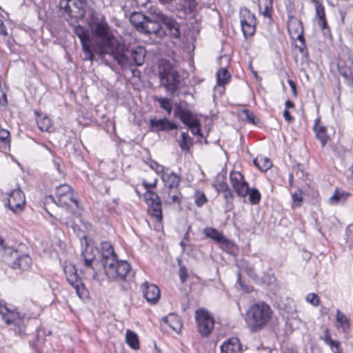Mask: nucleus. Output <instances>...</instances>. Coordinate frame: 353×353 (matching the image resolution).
Wrapping results in <instances>:
<instances>
[{
  "mask_svg": "<svg viewBox=\"0 0 353 353\" xmlns=\"http://www.w3.org/2000/svg\"><path fill=\"white\" fill-rule=\"evenodd\" d=\"M174 116L185 125L192 134L201 135L200 121L196 115L190 110L183 108L181 104H176Z\"/></svg>",
  "mask_w": 353,
  "mask_h": 353,
  "instance_id": "obj_5",
  "label": "nucleus"
},
{
  "mask_svg": "<svg viewBox=\"0 0 353 353\" xmlns=\"http://www.w3.org/2000/svg\"><path fill=\"white\" fill-rule=\"evenodd\" d=\"M273 311L265 302H258L252 305L245 313V321L252 332L262 330L271 321Z\"/></svg>",
  "mask_w": 353,
  "mask_h": 353,
  "instance_id": "obj_2",
  "label": "nucleus"
},
{
  "mask_svg": "<svg viewBox=\"0 0 353 353\" xmlns=\"http://www.w3.org/2000/svg\"><path fill=\"white\" fill-rule=\"evenodd\" d=\"M195 319L201 335L208 336L214 325V320L212 314L206 310L201 308L196 311Z\"/></svg>",
  "mask_w": 353,
  "mask_h": 353,
  "instance_id": "obj_8",
  "label": "nucleus"
},
{
  "mask_svg": "<svg viewBox=\"0 0 353 353\" xmlns=\"http://www.w3.org/2000/svg\"><path fill=\"white\" fill-rule=\"evenodd\" d=\"M316 15L318 18V25L325 35H330V31L325 18V8L322 4H316Z\"/></svg>",
  "mask_w": 353,
  "mask_h": 353,
  "instance_id": "obj_23",
  "label": "nucleus"
},
{
  "mask_svg": "<svg viewBox=\"0 0 353 353\" xmlns=\"http://www.w3.org/2000/svg\"><path fill=\"white\" fill-rule=\"evenodd\" d=\"M26 205V198L23 191L20 188L13 190L9 194L8 206L15 214L23 212Z\"/></svg>",
  "mask_w": 353,
  "mask_h": 353,
  "instance_id": "obj_14",
  "label": "nucleus"
},
{
  "mask_svg": "<svg viewBox=\"0 0 353 353\" xmlns=\"http://www.w3.org/2000/svg\"><path fill=\"white\" fill-rule=\"evenodd\" d=\"M336 321L341 324L343 330L349 327L347 318L339 310H336Z\"/></svg>",
  "mask_w": 353,
  "mask_h": 353,
  "instance_id": "obj_44",
  "label": "nucleus"
},
{
  "mask_svg": "<svg viewBox=\"0 0 353 353\" xmlns=\"http://www.w3.org/2000/svg\"><path fill=\"white\" fill-rule=\"evenodd\" d=\"M219 244L221 248L228 252H232L234 248V244L226 237H225V241H221Z\"/></svg>",
  "mask_w": 353,
  "mask_h": 353,
  "instance_id": "obj_47",
  "label": "nucleus"
},
{
  "mask_svg": "<svg viewBox=\"0 0 353 353\" xmlns=\"http://www.w3.org/2000/svg\"><path fill=\"white\" fill-rule=\"evenodd\" d=\"M104 272L108 279L112 281H126L134 274L130 270V265L125 261L117 259L115 261H107L103 265Z\"/></svg>",
  "mask_w": 353,
  "mask_h": 353,
  "instance_id": "obj_4",
  "label": "nucleus"
},
{
  "mask_svg": "<svg viewBox=\"0 0 353 353\" xmlns=\"http://www.w3.org/2000/svg\"><path fill=\"white\" fill-rule=\"evenodd\" d=\"M0 104L1 105L7 104V97H6V94L3 92H1L0 93Z\"/></svg>",
  "mask_w": 353,
  "mask_h": 353,
  "instance_id": "obj_64",
  "label": "nucleus"
},
{
  "mask_svg": "<svg viewBox=\"0 0 353 353\" xmlns=\"http://www.w3.org/2000/svg\"><path fill=\"white\" fill-rule=\"evenodd\" d=\"M243 270L252 279H256L258 278L256 274L255 273L253 266H252L251 265H245V266L243 268Z\"/></svg>",
  "mask_w": 353,
  "mask_h": 353,
  "instance_id": "obj_50",
  "label": "nucleus"
},
{
  "mask_svg": "<svg viewBox=\"0 0 353 353\" xmlns=\"http://www.w3.org/2000/svg\"><path fill=\"white\" fill-rule=\"evenodd\" d=\"M292 201L294 204L296 206L300 207L301 205V203L303 201V196L301 192H294L292 194Z\"/></svg>",
  "mask_w": 353,
  "mask_h": 353,
  "instance_id": "obj_54",
  "label": "nucleus"
},
{
  "mask_svg": "<svg viewBox=\"0 0 353 353\" xmlns=\"http://www.w3.org/2000/svg\"><path fill=\"white\" fill-rule=\"evenodd\" d=\"M110 54L122 67L134 65V61H132V58H134L132 50L126 48L125 46H119L116 49L114 48Z\"/></svg>",
  "mask_w": 353,
  "mask_h": 353,
  "instance_id": "obj_13",
  "label": "nucleus"
},
{
  "mask_svg": "<svg viewBox=\"0 0 353 353\" xmlns=\"http://www.w3.org/2000/svg\"><path fill=\"white\" fill-rule=\"evenodd\" d=\"M240 21L244 37H252L256 30L255 15L248 9L242 8L240 10Z\"/></svg>",
  "mask_w": 353,
  "mask_h": 353,
  "instance_id": "obj_11",
  "label": "nucleus"
},
{
  "mask_svg": "<svg viewBox=\"0 0 353 353\" xmlns=\"http://www.w3.org/2000/svg\"><path fill=\"white\" fill-rule=\"evenodd\" d=\"M203 232L206 237L212 239L219 244L221 241H225L223 234L214 228L207 227L203 229Z\"/></svg>",
  "mask_w": 353,
  "mask_h": 353,
  "instance_id": "obj_31",
  "label": "nucleus"
},
{
  "mask_svg": "<svg viewBox=\"0 0 353 353\" xmlns=\"http://www.w3.org/2000/svg\"><path fill=\"white\" fill-rule=\"evenodd\" d=\"M6 255L3 256L2 260L12 269L28 270L32 265V259L28 254H20L19 252L13 248H8L5 250Z\"/></svg>",
  "mask_w": 353,
  "mask_h": 353,
  "instance_id": "obj_6",
  "label": "nucleus"
},
{
  "mask_svg": "<svg viewBox=\"0 0 353 353\" xmlns=\"http://www.w3.org/2000/svg\"><path fill=\"white\" fill-rule=\"evenodd\" d=\"M143 294L146 301L150 304H156L160 299V290L154 284L145 282L142 284Z\"/></svg>",
  "mask_w": 353,
  "mask_h": 353,
  "instance_id": "obj_16",
  "label": "nucleus"
},
{
  "mask_svg": "<svg viewBox=\"0 0 353 353\" xmlns=\"http://www.w3.org/2000/svg\"><path fill=\"white\" fill-rule=\"evenodd\" d=\"M213 186L219 193H221V191L226 190L227 189L230 188L228 184L223 176H217Z\"/></svg>",
  "mask_w": 353,
  "mask_h": 353,
  "instance_id": "obj_38",
  "label": "nucleus"
},
{
  "mask_svg": "<svg viewBox=\"0 0 353 353\" xmlns=\"http://www.w3.org/2000/svg\"><path fill=\"white\" fill-rule=\"evenodd\" d=\"M64 272L67 281L74 288L77 296L81 299L88 297V292L82 283L81 277L78 276L75 267L72 265H66Z\"/></svg>",
  "mask_w": 353,
  "mask_h": 353,
  "instance_id": "obj_9",
  "label": "nucleus"
},
{
  "mask_svg": "<svg viewBox=\"0 0 353 353\" xmlns=\"http://www.w3.org/2000/svg\"><path fill=\"white\" fill-rule=\"evenodd\" d=\"M59 220L61 223L67 225H69L72 223L71 217L68 216H65L63 214H61L59 216Z\"/></svg>",
  "mask_w": 353,
  "mask_h": 353,
  "instance_id": "obj_58",
  "label": "nucleus"
},
{
  "mask_svg": "<svg viewBox=\"0 0 353 353\" xmlns=\"http://www.w3.org/2000/svg\"><path fill=\"white\" fill-rule=\"evenodd\" d=\"M37 123L41 131H49L51 127V121L50 118L46 116L37 118Z\"/></svg>",
  "mask_w": 353,
  "mask_h": 353,
  "instance_id": "obj_36",
  "label": "nucleus"
},
{
  "mask_svg": "<svg viewBox=\"0 0 353 353\" xmlns=\"http://www.w3.org/2000/svg\"><path fill=\"white\" fill-rule=\"evenodd\" d=\"M0 314L7 324H14L20 327L23 325L25 316L15 310L9 309L4 301L0 300Z\"/></svg>",
  "mask_w": 353,
  "mask_h": 353,
  "instance_id": "obj_12",
  "label": "nucleus"
},
{
  "mask_svg": "<svg viewBox=\"0 0 353 353\" xmlns=\"http://www.w3.org/2000/svg\"><path fill=\"white\" fill-rule=\"evenodd\" d=\"M320 119H317L315 121V125L314 126V131L316 134V137L321 141V145L324 147L327 143L329 137L327 134L326 128L319 124Z\"/></svg>",
  "mask_w": 353,
  "mask_h": 353,
  "instance_id": "obj_28",
  "label": "nucleus"
},
{
  "mask_svg": "<svg viewBox=\"0 0 353 353\" xmlns=\"http://www.w3.org/2000/svg\"><path fill=\"white\" fill-rule=\"evenodd\" d=\"M141 32H144L149 34H154L158 37H163L165 36V31L163 28L161 23L155 20H152L148 17L146 22H145L144 27Z\"/></svg>",
  "mask_w": 353,
  "mask_h": 353,
  "instance_id": "obj_17",
  "label": "nucleus"
},
{
  "mask_svg": "<svg viewBox=\"0 0 353 353\" xmlns=\"http://www.w3.org/2000/svg\"><path fill=\"white\" fill-rule=\"evenodd\" d=\"M150 128L153 131L171 130L178 128L177 125L166 118L161 119H152L150 120Z\"/></svg>",
  "mask_w": 353,
  "mask_h": 353,
  "instance_id": "obj_20",
  "label": "nucleus"
},
{
  "mask_svg": "<svg viewBox=\"0 0 353 353\" xmlns=\"http://www.w3.org/2000/svg\"><path fill=\"white\" fill-rule=\"evenodd\" d=\"M72 190V188L66 183L61 184L59 186H57L56 188V195L57 199L63 196L66 194L70 193V192Z\"/></svg>",
  "mask_w": 353,
  "mask_h": 353,
  "instance_id": "obj_41",
  "label": "nucleus"
},
{
  "mask_svg": "<svg viewBox=\"0 0 353 353\" xmlns=\"http://www.w3.org/2000/svg\"><path fill=\"white\" fill-rule=\"evenodd\" d=\"M159 77L161 85L171 94L179 88L180 77L172 64L167 61H161L159 65Z\"/></svg>",
  "mask_w": 353,
  "mask_h": 353,
  "instance_id": "obj_3",
  "label": "nucleus"
},
{
  "mask_svg": "<svg viewBox=\"0 0 353 353\" xmlns=\"http://www.w3.org/2000/svg\"><path fill=\"white\" fill-rule=\"evenodd\" d=\"M329 346L330 347L332 351L333 352V353H342L340 348H339V346H340V343L337 341H335V343L333 344V345H329Z\"/></svg>",
  "mask_w": 353,
  "mask_h": 353,
  "instance_id": "obj_60",
  "label": "nucleus"
},
{
  "mask_svg": "<svg viewBox=\"0 0 353 353\" xmlns=\"http://www.w3.org/2000/svg\"><path fill=\"white\" fill-rule=\"evenodd\" d=\"M288 29L292 37H296L300 41L303 40L302 23L299 19L290 17L288 22Z\"/></svg>",
  "mask_w": 353,
  "mask_h": 353,
  "instance_id": "obj_21",
  "label": "nucleus"
},
{
  "mask_svg": "<svg viewBox=\"0 0 353 353\" xmlns=\"http://www.w3.org/2000/svg\"><path fill=\"white\" fill-rule=\"evenodd\" d=\"M306 301L314 306H317L319 304V298L314 293L307 294Z\"/></svg>",
  "mask_w": 353,
  "mask_h": 353,
  "instance_id": "obj_52",
  "label": "nucleus"
},
{
  "mask_svg": "<svg viewBox=\"0 0 353 353\" xmlns=\"http://www.w3.org/2000/svg\"><path fill=\"white\" fill-rule=\"evenodd\" d=\"M117 259V256L114 250L101 251V263L103 266L106 265L107 261H115Z\"/></svg>",
  "mask_w": 353,
  "mask_h": 353,
  "instance_id": "obj_40",
  "label": "nucleus"
},
{
  "mask_svg": "<svg viewBox=\"0 0 353 353\" xmlns=\"http://www.w3.org/2000/svg\"><path fill=\"white\" fill-rule=\"evenodd\" d=\"M132 53L133 54L132 61L134 65L140 66L143 65L145 56V50L141 46H138L136 48H132Z\"/></svg>",
  "mask_w": 353,
  "mask_h": 353,
  "instance_id": "obj_32",
  "label": "nucleus"
},
{
  "mask_svg": "<svg viewBox=\"0 0 353 353\" xmlns=\"http://www.w3.org/2000/svg\"><path fill=\"white\" fill-rule=\"evenodd\" d=\"M98 250L92 244L88 243L81 252V256L86 268H92L93 263L96 261V256L98 254Z\"/></svg>",
  "mask_w": 353,
  "mask_h": 353,
  "instance_id": "obj_19",
  "label": "nucleus"
},
{
  "mask_svg": "<svg viewBox=\"0 0 353 353\" xmlns=\"http://www.w3.org/2000/svg\"><path fill=\"white\" fill-rule=\"evenodd\" d=\"M143 197L146 203L154 202L155 201L161 200L158 194L156 192H153L152 190L145 191Z\"/></svg>",
  "mask_w": 353,
  "mask_h": 353,
  "instance_id": "obj_45",
  "label": "nucleus"
},
{
  "mask_svg": "<svg viewBox=\"0 0 353 353\" xmlns=\"http://www.w3.org/2000/svg\"><path fill=\"white\" fill-rule=\"evenodd\" d=\"M90 28L94 39L93 52L94 61H103V57L114 48L117 40L104 17L92 14Z\"/></svg>",
  "mask_w": 353,
  "mask_h": 353,
  "instance_id": "obj_1",
  "label": "nucleus"
},
{
  "mask_svg": "<svg viewBox=\"0 0 353 353\" xmlns=\"http://www.w3.org/2000/svg\"><path fill=\"white\" fill-rule=\"evenodd\" d=\"M70 203H74L76 207L79 208V201L74 196L73 190L70 191V193L66 194L63 196L57 199V204L61 207L66 208V210H69Z\"/></svg>",
  "mask_w": 353,
  "mask_h": 353,
  "instance_id": "obj_26",
  "label": "nucleus"
},
{
  "mask_svg": "<svg viewBox=\"0 0 353 353\" xmlns=\"http://www.w3.org/2000/svg\"><path fill=\"white\" fill-rule=\"evenodd\" d=\"M3 239L0 236V256L3 258V255H6V250L10 248L9 247H5L3 245Z\"/></svg>",
  "mask_w": 353,
  "mask_h": 353,
  "instance_id": "obj_61",
  "label": "nucleus"
},
{
  "mask_svg": "<svg viewBox=\"0 0 353 353\" xmlns=\"http://www.w3.org/2000/svg\"><path fill=\"white\" fill-rule=\"evenodd\" d=\"M162 197L166 203H177L179 205L182 196L179 188H163Z\"/></svg>",
  "mask_w": 353,
  "mask_h": 353,
  "instance_id": "obj_22",
  "label": "nucleus"
},
{
  "mask_svg": "<svg viewBox=\"0 0 353 353\" xmlns=\"http://www.w3.org/2000/svg\"><path fill=\"white\" fill-rule=\"evenodd\" d=\"M148 164L150 168L153 170L157 174H161V176L165 173V167L162 165H160L157 161L154 160H150Z\"/></svg>",
  "mask_w": 353,
  "mask_h": 353,
  "instance_id": "obj_42",
  "label": "nucleus"
},
{
  "mask_svg": "<svg viewBox=\"0 0 353 353\" xmlns=\"http://www.w3.org/2000/svg\"><path fill=\"white\" fill-rule=\"evenodd\" d=\"M163 321L168 324L173 330L178 332L182 328V322L179 316L174 314H170L162 318Z\"/></svg>",
  "mask_w": 353,
  "mask_h": 353,
  "instance_id": "obj_29",
  "label": "nucleus"
},
{
  "mask_svg": "<svg viewBox=\"0 0 353 353\" xmlns=\"http://www.w3.org/2000/svg\"><path fill=\"white\" fill-rule=\"evenodd\" d=\"M239 347V340L237 338H232L221 345V353H234Z\"/></svg>",
  "mask_w": 353,
  "mask_h": 353,
  "instance_id": "obj_30",
  "label": "nucleus"
},
{
  "mask_svg": "<svg viewBox=\"0 0 353 353\" xmlns=\"http://www.w3.org/2000/svg\"><path fill=\"white\" fill-rule=\"evenodd\" d=\"M231 77V75L226 68H221L216 73L217 84L220 86H224L227 84Z\"/></svg>",
  "mask_w": 353,
  "mask_h": 353,
  "instance_id": "obj_34",
  "label": "nucleus"
},
{
  "mask_svg": "<svg viewBox=\"0 0 353 353\" xmlns=\"http://www.w3.org/2000/svg\"><path fill=\"white\" fill-rule=\"evenodd\" d=\"M253 162L262 171H266L272 167V163L268 157H256Z\"/></svg>",
  "mask_w": 353,
  "mask_h": 353,
  "instance_id": "obj_35",
  "label": "nucleus"
},
{
  "mask_svg": "<svg viewBox=\"0 0 353 353\" xmlns=\"http://www.w3.org/2000/svg\"><path fill=\"white\" fill-rule=\"evenodd\" d=\"M338 67L340 74L345 79L347 83L353 85V61L350 59L347 61H341Z\"/></svg>",
  "mask_w": 353,
  "mask_h": 353,
  "instance_id": "obj_18",
  "label": "nucleus"
},
{
  "mask_svg": "<svg viewBox=\"0 0 353 353\" xmlns=\"http://www.w3.org/2000/svg\"><path fill=\"white\" fill-rule=\"evenodd\" d=\"M148 17L140 12H132L130 16V23L139 31H142Z\"/></svg>",
  "mask_w": 353,
  "mask_h": 353,
  "instance_id": "obj_27",
  "label": "nucleus"
},
{
  "mask_svg": "<svg viewBox=\"0 0 353 353\" xmlns=\"http://www.w3.org/2000/svg\"><path fill=\"white\" fill-rule=\"evenodd\" d=\"M349 196L350 194L347 192H340L336 190L334 195L330 198L329 201L332 205L336 204L339 202H344Z\"/></svg>",
  "mask_w": 353,
  "mask_h": 353,
  "instance_id": "obj_37",
  "label": "nucleus"
},
{
  "mask_svg": "<svg viewBox=\"0 0 353 353\" xmlns=\"http://www.w3.org/2000/svg\"><path fill=\"white\" fill-rule=\"evenodd\" d=\"M325 335L321 337V339L323 340L327 345H333L335 343V341L332 339L330 337V330L327 328H325L324 330Z\"/></svg>",
  "mask_w": 353,
  "mask_h": 353,
  "instance_id": "obj_53",
  "label": "nucleus"
},
{
  "mask_svg": "<svg viewBox=\"0 0 353 353\" xmlns=\"http://www.w3.org/2000/svg\"><path fill=\"white\" fill-rule=\"evenodd\" d=\"M101 251H108V250H114L112 244L108 241H103L101 243Z\"/></svg>",
  "mask_w": 353,
  "mask_h": 353,
  "instance_id": "obj_59",
  "label": "nucleus"
},
{
  "mask_svg": "<svg viewBox=\"0 0 353 353\" xmlns=\"http://www.w3.org/2000/svg\"><path fill=\"white\" fill-rule=\"evenodd\" d=\"M161 179L165 183L163 188H179L181 181L180 176L175 172H165L161 176Z\"/></svg>",
  "mask_w": 353,
  "mask_h": 353,
  "instance_id": "obj_24",
  "label": "nucleus"
},
{
  "mask_svg": "<svg viewBox=\"0 0 353 353\" xmlns=\"http://www.w3.org/2000/svg\"><path fill=\"white\" fill-rule=\"evenodd\" d=\"M248 195L249 196V201L252 205H256L259 203L261 196L257 189L249 188Z\"/></svg>",
  "mask_w": 353,
  "mask_h": 353,
  "instance_id": "obj_39",
  "label": "nucleus"
},
{
  "mask_svg": "<svg viewBox=\"0 0 353 353\" xmlns=\"http://www.w3.org/2000/svg\"><path fill=\"white\" fill-rule=\"evenodd\" d=\"M207 198L203 192H196L195 194V204L198 207L203 206L207 202Z\"/></svg>",
  "mask_w": 353,
  "mask_h": 353,
  "instance_id": "obj_46",
  "label": "nucleus"
},
{
  "mask_svg": "<svg viewBox=\"0 0 353 353\" xmlns=\"http://www.w3.org/2000/svg\"><path fill=\"white\" fill-rule=\"evenodd\" d=\"M157 18L163 23L165 35H169L172 38L180 37V26L173 18L166 16L161 12H157Z\"/></svg>",
  "mask_w": 353,
  "mask_h": 353,
  "instance_id": "obj_15",
  "label": "nucleus"
},
{
  "mask_svg": "<svg viewBox=\"0 0 353 353\" xmlns=\"http://www.w3.org/2000/svg\"><path fill=\"white\" fill-rule=\"evenodd\" d=\"M181 139L179 142V145L183 150H187L189 149L188 143V135L185 132H182L181 134Z\"/></svg>",
  "mask_w": 353,
  "mask_h": 353,
  "instance_id": "obj_51",
  "label": "nucleus"
},
{
  "mask_svg": "<svg viewBox=\"0 0 353 353\" xmlns=\"http://www.w3.org/2000/svg\"><path fill=\"white\" fill-rule=\"evenodd\" d=\"M178 265L179 266V275L180 281L182 283H184L188 279V271L185 265H182L181 260H178Z\"/></svg>",
  "mask_w": 353,
  "mask_h": 353,
  "instance_id": "obj_43",
  "label": "nucleus"
},
{
  "mask_svg": "<svg viewBox=\"0 0 353 353\" xmlns=\"http://www.w3.org/2000/svg\"><path fill=\"white\" fill-rule=\"evenodd\" d=\"M158 179L155 178L152 183H148L145 180H143V186L145 191H150L151 188H155L157 185Z\"/></svg>",
  "mask_w": 353,
  "mask_h": 353,
  "instance_id": "obj_56",
  "label": "nucleus"
},
{
  "mask_svg": "<svg viewBox=\"0 0 353 353\" xmlns=\"http://www.w3.org/2000/svg\"><path fill=\"white\" fill-rule=\"evenodd\" d=\"M155 101L159 103L161 108L163 110L168 109L172 105L171 100L168 98L156 97Z\"/></svg>",
  "mask_w": 353,
  "mask_h": 353,
  "instance_id": "obj_48",
  "label": "nucleus"
},
{
  "mask_svg": "<svg viewBox=\"0 0 353 353\" xmlns=\"http://www.w3.org/2000/svg\"><path fill=\"white\" fill-rule=\"evenodd\" d=\"M283 117L288 122H291L294 119L293 117L290 115V112L287 109L285 110L283 112Z\"/></svg>",
  "mask_w": 353,
  "mask_h": 353,
  "instance_id": "obj_63",
  "label": "nucleus"
},
{
  "mask_svg": "<svg viewBox=\"0 0 353 353\" xmlns=\"http://www.w3.org/2000/svg\"><path fill=\"white\" fill-rule=\"evenodd\" d=\"M10 139V132L8 130L5 129H0V142L6 143L7 141H9Z\"/></svg>",
  "mask_w": 353,
  "mask_h": 353,
  "instance_id": "obj_55",
  "label": "nucleus"
},
{
  "mask_svg": "<svg viewBox=\"0 0 353 353\" xmlns=\"http://www.w3.org/2000/svg\"><path fill=\"white\" fill-rule=\"evenodd\" d=\"M74 32L80 39L82 51L83 53V60L90 61L91 63L94 61L93 52V40L90 36L88 30L83 26H78L74 27Z\"/></svg>",
  "mask_w": 353,
  "mask_h": 353,
  "instance_id": "obj_7",
  "label": "nucleus"
},
{
  "mask_svg": "<svg viewBox=\"0 0 353 353\" xmlns=\"http://www.w3.org/2000/svg\"><path fill=\"white\" fill-rule=\"evenodd\" d=\"M125 341L132 349L137 350L139 348V341L137 334L130 330L126 331Z\"/></svg>",
  "mask_w": 353,
  "mask_h": 353,
  "instance_id": "obj_33",
  "label": "nucleus"
},
{
  "mask_svg": "<svg viewBox=\"0 0 353 353\" xmlns=\"http://www.w3.org/2000/svg\"><path fill=\"white\" fill-rule=\"evenodd\" d=\"M288 83L290 85L294 95L296 96L297 95V92H296V83L292 80H290V79H289L288 81Z\"/></svg>",
  "mask_w": 353,
  "mask_h": 353,
  "instance_id": "obj_62",
  "label": "nucleus"
},
{
  "mask_svg": "<svg viewBox=\"0 0 353 353\" xmlns=\"http://www.w3.org/2000/svg\"><path fill=\"white\" fill-rule=\"evenodd\" d=\"M229 176L231 186L236 195L241 198L248 196L249 185L244 176L239 171L231 170Z\"/></svg>",
  "mask_w": 353,
  "mask_h": 353,
  "instance_id": "obj_10",
  "label": "nucleus"
},
{
  "mask_svg": "<svg viewBox=\"0 0 353 353\" xmlns=\"http://www.w3.org/2000/svg\"><path fill=\"white\" fill-rule=\"evenodd\" d=\"M243 114H245V120L250 123H255V117L252 112L249 111L248 110H245L243 111Z\"/></svg>",
  "mask_w": 353,
  "mask_h": 353,
  "instance_id": "obj_57",
  "label": "nucleus"
},
{
  "mask_svg": "<svg viewBox=\"0 0 353 353\" xmlns=\"http://www.w3.org/2000/svg\"><path fill=\"white\" fill-rule=\"evenodd\" d=\"M225 201L226 204H232L234 200V194L230 188L221 192Z\"/></svg>",
  "mask_w": 353,
  "mask_h": 353,
  "instance_id": "obj_49",
  "label": "nucleus"
},
{
  "mask_svg": "<svg viewBox=\"0 0 353 353\" xmlns=\"http://www.w3.org/2000/svg\"><path fill=\"white\" fill-rule=\"evenodd\" d=\"M148 205V214L155 219L157 222H161L162 220V209L161 200L155 201L154 202L146 203Z\"/></svg>",
  "mask_w": 353,
  "mask_h": 353,
  "instance_id": "obj_25",
  "label": "nucleus"
}]
</instances>
